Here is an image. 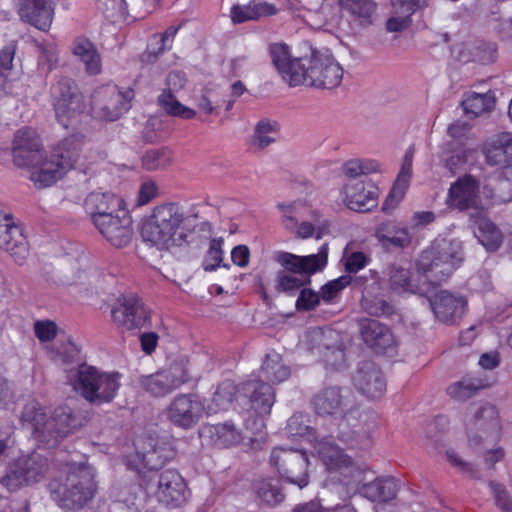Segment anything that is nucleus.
<instances>
[{"label":"nucleus","instance_id":"13","mask_svg":"<svg viewBox=\"0 0 512 512\" xmlns=\"http://www.w3.org/2000/svg\"><path fill=\"white\" fill-rule=\"evenodd\" d=\"M190 381L187 361H174L167 369L141 378L142 387L156 397L165 396Z\"/></svg>","mask_w":512,"mask_h":512},{"label":"nucleus","instance_id":"46","mask_svg":"<svg viewBox=\"0 0 512 512\" xmlns=\"http://www.w3.org/2000/svg\"><path fill=\"white\" fill-rule=\"evenodd\" d=\"M65 173L66 171L49 157L42 163L38 171L32 173L31 180L39 188L48 187L62 178Z\"/></svg>","mask_w":512,"mask_h":512},{"label":"nucleus","instance_id":"37","mask_svg":"<svg viewBox=\"0 0 512 512\" xmlns=\"http://www.w3.org/2000/svg\"><path fill=\"white\" fill-rule=\"evenodd\" d=\"M72 52L84 64L85 70L89 75H97L101 72V56L90 40L77 38L74 41Z\"/></svg>","mask_w":512,"mask_h":512},{"label":"nucleus","instance_id":"59","mask_svg":"<svg viewBox=\"0 0 512 512\" xmlns=\"http://www.w3.org/2000/svg\"><path fill=\"white\" fill-rule=\"evenodd\" d=\"M361 304L363 309L373 316L390 315L393 313L392 305L381 298L363 296Z\"/></svg>","mask_w":512,"mask_h":512},{"label":"nucleus","instance_id":"61","mask_svg":"<svg viewBox=\"0 0 512 512\" xmlns=\"http://www.w3.org/2000/svg\"><path fill=\"white\" fill-rule=\"evenodd\" d=\"M496 506L502 512H512V498L505 486L494 481L489 482Z\"/></svg>","mask_w":512,"mask_h":512},{"label":"nucleus","instance_id":"3","mask_svg":"<svg viewBox=\"0 0 512 512\" xmlns=\"http://www.w3.org/2000/svg\"><path fill=\"white\" fill-rule=\"evenodd\" d=\"M48 489L60 509L74 512L93 499L96 483L89 468L77 467L70 469L65 478L52 480Z\"/></svg>","mask_w":512,"mask_h":512},{"label":"nucleus","instance_id":"36","mask_svg":"<svg viewBox=\"0 0 512 512\" xmlns=\"http://www.w3.org/2000/svg\"><path fill=\"white\" fill-rule=\"evenodd\" d=\"M376 237L385 248H405L412 241L409 230L394 222L380 224L376 229Z\"/></svg>","mask_w":512,"mask_h":512},{"label":"nucleus","instance_id":"21","mask_svg":"<svg viewBox=\"0 0 512 512\" xmlns=\"http://www.w3.org/2000/svg\"><path fill=\"white\" fill-rule=\"evenodd\" d=\"M42 145L37 132L30 127L19 129L13 139V161L18 167H30L39 163Z\"/></svg>","mask_w":512,"mask_h":512},{"label":"nucleus","instance_id":"5","mask_svg":"<svg viewBox=\"0 0 512 512\" xmlns=\"http://www.w3.org/2000/svg\"><path fill=\"white\" fill-rule=\"evenodd\" d=\"M462 261L458 242L441 240L425 250L419 260V269L432 285L446 281Z\"/></svg>","mask_w":512,"mask_h":512},{"label":"nucleus","instance_id":"42","mask_svg":"<svg viewBox=\"0 0 512 512\" xmlns=\"http://www.w3.org/2000/svg\"><path fill=\"white\" fill-rule=\"evenodd\" d=\"M315 448L320 460L331 474L338 471L344 463H348L350 458L328 440L320 441Z\"/></svg>","mask_w":512,"mask_h":512},{"label":"nucleus","instance_id":"25","mask_svg":"<svg viewBox=\"0 0 512 512\" xmlns=\"http://www.w3.org/2000/svg\"><path fill=\"white\" fill-rule=\"evenodd\" d=\"M239 391L249 399L251 408L259 416L269 415L275 403L274 388L261 380H248L241 384Z\"/></svg>","mask_w":512,"mask_h":512},{"label":"nucleus","instance_id":"64","mask_svg":"<svg viewBox=\"0 0 512 512\" xmlns=\"http://www.w3.org/2000/svg\"><path fill=\"white\" fill-rule=\"evenodd\" d=\"M446 456L450 464L457 468L459 471L466 473L473 478H481L479 471L474 467V465L468 461L463 460L455 450H447Z\"/></svg>","mask_w":512,"mask_h":512},{"label":"nucleus","instance_id":"57","mask_svg":"<svg viewBox=\"0 0 512 512\" xmlns=\"http://www.w3.org/2000/svg\"><path fill=\"white\" fill-rule=\"evenodd\" d=\"M98 10L107 18L115 21L126 14V4L124 0H98Z\"/></svg>","mask_w":512,"mask_h":512},{"label":"nucleus","instance_id":"52","mask_svg":"<svg viewBox=\"0 0 512 512\" xmlns=\"http://www.w3.org/2000/svg\"><path fill=\"white\" fill-rule=\"evenodd\" d=\"M172 162V152L167 148L152 149L142 157V165L148 171L167 168Z\"/></svg>","mask_w":512,"mask_h":512},{"label":"nucleus","instance_id":"32","mask_svg":"<svg viewBox=\"0 0 512 512\" xmlns=\"http://www.w3.org/2000/svg\"><path fill=\"white\" fill-rule=\"evenodd\" d=\"M337 5L361 27L372 26L376 21L378 5L375 0H337Z\"/></svg>","mask_w":512,"mask_h":512},{"label":"nucleus","instance_id":"34","mask_svg":"<svg viewBox=\"0 0 512 512\" xmlns=\"http://www.w3.org/2000/svg\"><path fill=\"white\" fill-rule=\"evenodd\" d=\"M83 143L82 135H70L53 148L50 158L67 172L79 159Z\"/></svg>","mask_w":512,"mask_h":512},{"label":"nucleus","instance_id":"24","mask_svg":"<svg viewBox=\"0 0 512 512\" xmlns=\"http://www.w3.org/2000/svg\"><path fill=\"white\" fill-rule=\"evenodd\" d=\"M16 7L23 22L41 31L51 27L54 9L49 0H17Z\"/></svg>","mask_w":512,"mask_h":512},{"label":"nucleus","instance_id":"29","mask_svg":"<svg viewBox=\"0 0 512 512\" xmlns=\"http://www.w3.org/2000/svg\"><path fill=\"white\" fill-rule=\"evenodd\" d=\"M130 92L123 94L116 87L105 89L99 92L94 103L99 110V115L106 120H117L124 111L129 109L128 99Z\"/></svg>","mask_w":512,"mask_h":512},{"label":"nucleus","instance_id":"7","mask_svg":"<svg viewBox=\"0 0 512 512\" xmlns=\"http://www.w3.org/2000/svg\"><path fill=\"white\" fill-rule=\"evenodd\" d=\"M466 434L472 448H486L496 444L502 434L497 407L490 403L472 406L466 421Z\"/></svg>","mask_w":512,"mask_h":512},{"label":"nucleus","instance_id":"63","mask_svg":"<svg viewBox=\"0 0 512 512\" xmlns=\"http://www.w3.org/2000/svg\"><path fill=\"white\" fill-rule=\"evenodd\" d=\"M320 294L312 289L302 288L296 301L298 311H310L320 304Z\"/></svg>","mask_w":512,"mask_h":512},{"label":"nucleus","instance_id":"11","mask_svg":"<svg viewBox=\"0 0 512 512\" xmlns=\"http://www.w3.org/2000/svg\"><path fill=\"white\" fill-rule=\"evenodd\" d=\"M53 106L58 122L65 128L72 126L85 111V102L75 81L61 77L52 86Z\"/></svg>","mask_w":512,"mask_h":512},{"label":"nucleus","instance_id":"56","mask_svg":"<svg viewBox=\"0 0 512 512\" xmlns=\"http://www.w3.org/2000/svg\"><path fill=\"white\" fill-rule=\"evenodd\" d=\"M222 244L223 239L214 238L210 241L209 249L203 261V268L205 271H213L220 266L222 262Z\"/></svg>","mask_w":512,"mask_h":512},{"label":"nucleus","instance_id":"35","mask_svg":"<svg viewBox=\"0 0 512 512\" xmlns=\"http://www.w3.org/2000/svg\"><path fill=\"white\" fill-rule=\"evenodd\" d=\"M475 230L474 234L487 251H497L503 243V234L500 229L488 218L477 211L476 216L471 214Z\"/></svg>","mask_w":512,"mask_h":512},{"label":"nucleus","instance_id":"54","mask_svg":"<svg viewBox=\"0 0 512 512\" xmlns=\"http://www.w3.org/2000/svg\"><path fill=\"white\" fill-rule=\"evenodd\" d=\"M276 124L271 123L267 119L259 121L254 129L253 145L258 149H265L272 144L275 139L270 136L275 131Z\"/></svg>","mask_w":512,"mask_h":512},{"label":"nucleus","instance_id":"8","mask_svg":"<svg viewBox=\"0 0 512 512\" xmlns=\"http://www.w3.org/2000/svg\"><path fill=\"white\" fill-rule=\"evenodd\" d=\"M49 469V459L40 453L32 452L10 462L0 477V483L9 491H16L42 481Z\"/></svg>","mask_w":512,"mask_h":512},{"label":"nucleus","instance_id":"53","mask_svg":"<svg viewBox=\"0 0 512 512\" xmlns=\"http://www.w3.org/2000/svg\"><path fill=\"white\" fill-rule=\"evenodd\" d=\"M237 391V386L232 380H224L214 392L212 402L219 410H225L233 402Z\"/></svg>","mask_w":512,"mask_h":512},{"label":"nucleus","instance_id":"28","mask_svg":"<svg viewBox=\"0 0 512 512\" xmlns=\"http://www.w3.org/2000/svg\"><path fill=\"white\" fill-rule=\"evenodd\" d=\"M478 188V181L472 175L466 174L451 185L448 199L459 210L475 209L479 211Z\"/></svg>","mask_w":512,"mask_h":512},{"label":"nucleus","instance_id":"6","mask_svg":"<svg viewBox=\"0 0 512 512\" xmlns=\"http://www.w3.org/2000/svg\"><path fill=\"white\" fill-rule=\"evenodd\" d=\"M120 374L102 372L94 366L81 364L78 367L74 389L90 404L110 403L120 388Z\"/></svg>","mask_w":512,"mask_h":512},{"label":"nucleus","instance_id":"51","mask_svg":"<svg viewBox=\"0 0 512 512\" xmlns=\"http://www.w3.org/2000/svg\"><path fill=\"white\" fill-rule=\"evenodd\" d=\"M474 52L466 46L460 47L458 59L463 63L478 61L488 63L494 60L495 48L492 45L481 44L474 48Z\"/></svg>","mask_w":512,"mask_h":512},{"label":"nucleus","instance_id":"49","mask_svg":"<svg viewBox=\"0 0 512 512\" xmlns=\"http://www.w3.org/2000/svg\"><path fill=\"white\" fill-rule=\"evenodd\" d=\"M159 105L170 115L183 119H192L195 117V110L181 104L177 98L170 92L164 91L158 97Z\"/></svg>","mask_w":512,"mask_h":512},{"label":"nucleus","instance_id":"50","mask_svg":"<svg viewBox=\"0 0 512 512\" xmlns=\"http://www.w3.org/2000/svg\"><path fill=\"white\" fill-rule=\"evenodd\" d=\"M254 491L262 502L270 506L279 504L284 500V494L281 489L270 480L262 479L256 481L254 483Z\"/></svg>","mask_w":512,"mask_h":512},{"label":"nucleus","instance_id":"18","mask_svg":"<svg viewBox=\"0 0 512 512\" xmlns=\"http://www.w3.org/2000/svg\"><path fill=\"white\" fill-rule=\"evenodd\" d=\"M0 249L7 251L14 261L22 265L29 256V245L22 228L16 225L11 214L0 211Z\"/></svg>","mask_w":512,"mask_h":512},{"label":"nucleus","instance_id":"31","mask_svg":"<svg viewBox=\"0 0 512 512\" xmlns=\"http://www.w3.org/2000/svg\"><path fill=\"white\" fill-rule=\"evenodd\" d=\"M122 204V198L111 192H92L85 200L93 224L102 217L117 214L119 211H127Z\"/></svg>","mask_w":512,"mask_h":512},{"label":"nucleus","instance_id":"48","mask_svg":"<svg viewBox=\"0 0 512 512\" xmlns=\"http://www.w3.org/2000/svg\"><path fill=\"white\" fill-rule=\"evenodd\" d=\"M310 275L311 274H290L279 271L276 276L275 288L278 292L293 294L299 289H302L304 285L310 283Z\"/></svg>","mask_w":512,"mask_h":512},{"label":"nucleus","instance_id":"19","mask_svg":"<svg viewBox=\"0 0 512 512\" xmlns=\"http://www.w3.org/2000/svg\"><path fill=\"white\" fill-rule=\"evenodd\" d=\"M94 225L114 247L127 246L132 240V218L128 211H119L117 214L102 217Z\"/></svg>","mask_w":512,"mask_h":512},{"label":"nucleus","instance_id":"45","mask_svg":"<svg viewBox=\"0 0 512 512\" xmlns=\"http://www.w3.org/2000/svg\"><path fill=\"white\" fill-rule=\"evenodd\" d=\"M389 282L391 289L397 292H411L419 294L424 292L423 288L412 280L409 269L398 264L391 265L389 271Z\"/></svg>","mask_w":512,"mask_h":512},{"label":"nucleus","instance_id":"58","mask_svg":"<svg viewBox=\"0 0 512 512\" xmlns=\"http://www.w3.org/2000/svg\"><path fill=\"white\" fill-rule=\"evenodd\" d=\"M310 430V417L306 413L297 412L287 421L286 431L290 436H304Z\"/></svg>","mask_w":512,"mask_h":512},{"label":"nucleus","instance_id":"47","mask_svg":"<svg viewBox=\"0 0 512 512\" xmlns=\"http://www.w3.org/2000/svg\"><path fill=\"white\" fill-rule=\"evenodd\" d=\"M208 430L215 443L219 446L229 447L240 441L239 432L230 422L211 425Z\"/></svg>","mask_w":512,"mask_h":512},{"label":"nucleus","instance_id":"55","mask_svg":"<svg viewBox=\"0 0 512 512\" xmlns=\"http://www.w3.org/2000/svg\"><path fill=\"white\" fill-rule=\"evenodd\" d=\"M351 280L352 278L350 275H343L337 279L329 281L321 287L319 292L321 299L326 303L331 302L345 287L351 283Z\"/></svg>","mask_w":512,"mask_h":512},{"label":"nucleus","instance_id":"62","mask_svg":"<svg viewBox=\"0 0 512 512\" xmlns=\"http://www.w3.org/2000/svg\"><path fill=\"white\" fill-rule=\"evenodd\" d=\"M481 385L475 384L470 381H459L448 387V394L455 400H466L472 397Z\"/></svg>","mask_w":512,"mask_h":512},{"label":"nucleus","instance_id":"41","mask_svg":"<svg viewBox=\"0 0 512 512\" xmlns=\"http://www.w3.org/2000/svg\"><path fill=\"white\" fill-rule=\"evenodd\" d=\"M495 105L493 92L476 93L467 92L461 102L463 111L469 118H475L483 113L490 112Z\"/></svg>","mask_w":512,"mask_h":512},{"label":"nucleus","instance_id":"44","mask_svg":"<svg viewBox=\"0 0 512 512\" xmlns=\"http://www.w3.org/2000/svg\"><path fill=\"white\" fill-rule=\"evenodd\" d=\"M276 12V7L269 3L234 5L231 8V19L234 23H243L246 21L258 20L263 16L274 15Z\"/></svg>","mask_w":512,"mask_h":512},{"label":"nucleus","instance_id":"22","mask_svg":"<svg viewBox=\"0 0 512 512\" xmlns=\"http://www.w3.org/2000/svg\"><path fill=\"white\" fill-rule=\"evenodd\" d=\"M328 246L324 244L317 254L298 256L289 252H278L275 260L290 274H313L327 264Z\"/></svg>","mask_w":512,"mask_h":512},{"label":"nucleus","instance_id":"1","mask_svg":"<svg viewBox=\"0 0 512 512\" xmlns=\"http://www.w3.org/2000/svg\"><path fill=\"white\" fill-rule=\"evenodd\" d=\"M20 420L33 439L48 448L57 446L76 430L81 422L69 406H59L51 414L36 402H28L22 410Z\"/></svg>","mask_w":512,"mask_h":512},{"label":"nucleus","instance_id":"9","mask_svg":"<svg viewBox=\"0 0 512 512\" xmlns=\"http://www.w3.org/2000/svg\"><path fill=\"white\" fill-rule=\"evenodd\" d=\"M303 84L315 88L333 89L340 85L343 68L327 50H313L305 57L302 71Z\"/></svg>","mask_w":512,"mask_h":512},{"label":"nucleus","instance_id":"4","mask_svg":"<svg viewBox=\"0 0 512 512\" xmlns=\"http://www.w3.org/2000/svg\"><path fill=\"white\" fill-rule=\"evenodd\" d=\"M127 467L135 470L140 477V486L148 494L166 507L178 508L184 505L189 496L187 483L176 469L162 471H142L129 461Z\"/></svg>","mask_w":512,"mask_h":512},{"label":"nucleus","instance_id":"43","mask_svg":"<svg viewBox=\"0 0 512 512\" xmlns=\"http://www.w3.org/2000/svg\"><path fill=\"white\" fill-rule=\"evenodd\" d=\"M261 373L271 383H280L290 377V368L283 363L282 356L272 351L267 353L262 366Z\"/></svg>","mask_w":512,"mask_h":512},{"label":"nucleus","instance_id":"16","mask_svg":"<svg viewBox=\"0 0 512 512\" xmlns=\"http://www.w3.org/2000/svg\"><path fill=\"white\" fill-rule=\"evenodd\" d=\"M430 308L435 318L446 324L455 325L463 317L467 299L448 290H439L428 297Z\"/></svg>","mask_w":512,"mask_h":512},{"label":"nucleus","instance_id":"30","mask_svg":"<svg viewBox=\"0 0 512 512\" xmlns=\"http://www.w3.org/2000/svg\"><path fill=\"white\" fill-rule=\"evenodd\" d=\"M486 163L499 166L512 174V133H501L483 149Z\"/></svg>","mask_w":512,"mask_h":512},{"label":"nucleus","instance_id":"39","mask_svg":"<svg viewBox=\"0 0 512 512\" xmlns=\"http://www.w3.org/2000/svg\"><path fill=\"white\" fill-rule=\"evenodd\" d=\"M334 479L338 480L340 485L345 487L346 496L360 493L361 486L364 484L365 476L364 469L356 465L351 458L348 459V463H344L341 468L334 472Z\"/></svg>","mask_w":512,"mask_h":512},{"label":"nucleus","instance_id":"26","mask_svg":"<svg viewBox=\"0 0 512 512\" xmlns=\"http://www.w3.org/2000/svg\"><path fill=\"white\" fill-rule=\"evenodd\" d=\"M346 206L356 212H368L377 206V188L371 183L350 180L344 187Z\"/></svg>","mask_w":512,"mask_h":512},{"label":"nucleus","instance_id":"14","mask_svg":"<svg viewBox=\"0 0 512 512\" xmlns=\"http://www.w3.org/2000/svg\"><path fill=\"white\" fill-rule=\"evenodd\" d=\"M204 414V405L195 394L175 396L167 408L168 419L177 427L191 429Z\"/></svg>","mask_w":512,"mask_h":512},{"label":"nucleus","instance_id":"20","mask_svg":"<svg viewBox=\"0 0 512 512\" xmlns=\"http://www.w3.org/2000/svg\"><path fill=\"white\" fill-rule=\"evenodd\" d=\"M111 316L116 324L127 330L142 328L149 319V311L136 295L122 296L118 306L112 308Z\"/></svg>","mask_w":512,"mask_h":512},{"label":"nucleus","instance_id":"23","mask_svg":"<svg viewBox=\"0 0 512 512\" xmlns=\"http://www.w3.org/2000/svg\"><path fill=\"white\" fill-rule=\"evenodd\" d=\"M353 382L358 391L371 399L380 398L386 389L381 370L371 361H363L359 364Z\"/></svg>","mask_w":512,"mask_h":512},{"label":"nucleus","instance_id":"27","mask_svg":"<svg viewBox=\"0 0 512 512\" xmlns=\"http://www.w3.org/2000/svg\"><path fill=\"white\" fill-rule=\"evenodd\" d=\"M358 324L363 341L376 353H385L393 348L395 340L389 327L368 318L359 320Z\"/></svg>","mask_w":512,"mask_h":512},{"label":"nucleus","instance_id":"12","mask_svg":"<svg viewBox=\"0 0 512 512\" xmlns=\"http://www.w3.org/2000/svg\"><path fill=\"white\" fill-rule=\"evenodd\" d=\"M270 462L288 483L294 484L300 489L308 485V457L304 451L275 447L271 453Z\"/></svg>","mask_w":512,"mask_h":512},{"label":"nucleus","instance_id":"60","mask_svg":"<svg viewBox=\"0 0 512 512\" xmlns=\"http://www.w3.org/2000/svg\"><path fill=\"white\" fill-rule=\"evenodd\" d=\"M493 267L492 264L486 263L471 278L472 285L480 292H490L494 289L492 280Z\"/></svg>","mask_w":512,"mask_h":512},{"label":"nucleus","instance_id":"40","mask_svg":"<svg viewBox=\"0 0 512 512\" xmlns=\"http://www.w3.org/2000/svg\"><path fill=\"white\" fill-rule=\"evenodd\" d=\"M397 491V483L393 478H382L363 484L360 494L371 501L388 502L396 497Z\"/></svg>","mask_w":512,"mask_h":512},{"label":"nucleus","instance_id":"2","mask_svg":"<svg viewBox=\"0 0 512 512\" xmlns=\"http://www.w3.org/2000/svg\"><path fill=\"white\" fill-rule=\"evenodd\" d=\"M191 217L177 203H165L156 206L144 222L141 236L160 250H168L180 245L185 230L191 223Z\"/></svg>","mask_w":512,"mask_h":512},{"label":"nucleus","instance_id":"10","mask_svg":"<svg viewBox=\"0 0 512 512\" xmlns=\"http://www.w3.org/2000/svg\"><path fill=\"white\" fill-rule=\"evenodd\" d=\"M136 453L127 458L132 465H138L142 471H160L168 461L172 460L176 451L168 437L144 434L135 441Z\"/></svg>","mask_w":512,"mask_h":512},{"label":"nucleus","instance_id":"38","mask_svg":"<svg viewBox=\"0 0 512 512\" xmlns=\"http://www.w3.org/2000/svg\"><path fill=\"white\" fill-rule=\"evenodd\" d=\"M474 154L475 151L468 148L465 143L450 141L446 144L443 155L444 166L454 175L465 167Z\"/></svg>","mask_w":512,"mask_h":512},{"label":"nucleus","instance_id":"33","mask_svg":"<svg viewBox=\"0 0 512 512\" xmlns=\"http://www.w3.org/2000/svg\"><path fill=\"white\" fill-rule=\"evenodd\" d=\"M483 195L493 204L512 201V174L502 171L487 177L483 185Z\"/></svg>","mask_w":512,"mask_h":512},{"label":"nucleus","instance_id":"17","mask_svg":"<svg viewBox=\"0 0 512 512\" xmlns=\"http://www.w3.org/2000/svg\"><path fill=\"white\" fill-rule=\"evenodd\" d=\"M269 55L273 66L289 86L296 87L303 84L304 78L300 71L303 69L305 57H292L290 47L283 42L271 43Z\"/></svg>","mask_w":512,"mask_h":512},{"label":"nucleus","instance_id":"15","mask_svg":"<svg viewBox=\"0 0 512 512\" xmlns=\"http://www.w3.org/2000/svg\"><path fill=\"white\" fill-rule=\"evenodd\" d=\"M311 405L321 417H342L349 409V394L338 385H327L313 395Z\"/></svg>","mask_w":512,"mask_h":512}]
</instances>
